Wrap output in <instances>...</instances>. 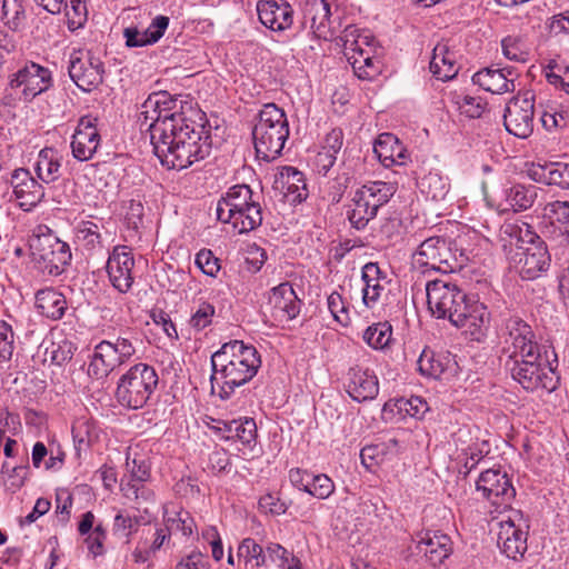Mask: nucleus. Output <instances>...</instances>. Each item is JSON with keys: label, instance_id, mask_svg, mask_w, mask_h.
<instances>
[{"label": "nucleus", "instance_id": "nucleus-14", "mask_svg": "<svg viewBox=\"0 0 569 569\" xmlns=\"http://www.w3.org/2000/svg\"><path fill=\"white\" fill-rule=\"evenodd\" d=\"M476 489L496 508L499 515L511 510L516 490L507 472L500 469L482 471L476 482Z\"/></svg>", "mask_w": 569, "mask_h": 569}, {"label": "nucleus", "instance_id": "nucleus-50", "mask_svg": "<svg viewBox=\"0 0 569 569\" xmlns=\"http://www.w3.org/2000/svg\"><path fill=\"white\" fill-rule=\"evenodd\" d=\"M62 11L70 30L81 28L87 20L88 12L83 0H64Z\"/></svg>", "mask_w": 569, "mask_h": 569}, {"label": "nucleus", "instance_id": "nucleus-20", "mask_svg": "<svg viewBox=\"0 0 569 569\" xmlns=\"http://www.w3.org/2000/svg\"><path fill=\"white\" fill-rule=\"evenodd\" d=\"M52 84L51 72L38 63L30 62L19 69L10 80L12 89H21L26 100H30Z\"/></svg>", "mask_w": 569, "mask_h": 569}, {"label": "nucleus", "instance_id": "nucleus-61", "mask_svg": "<svg viewBox=\"0 0 569 569\" xmlns=\"http://www.w3.org/2000/svg\"><path fill=\"white\" fill-rule=\"evenodd\" d=\"M210 565L207 557L200 551H192L183 557L174 569H209Z\"/></svg>", "mask_w": 569, "mask_h": 569}, {"label": "nucleus", "instance_id": "nucleus-18", "mask_svg": "<svg viewBox=\"0 0 569 569\" xmlns=\"http://www.w3.org/2000/svg\"><path fill=\"white\" fill-rule=\"evenodd\" d=\"M300 7L302 29L318 39L328 40L335 34L330 4L326 0H303Z\"/></svg>", "mask_w": 569, "mask_h": 569}, {"label": "nucleus", "instance_id": "nucleus-64", "mask_svg": "<svg viewBox=\"0 0 569 569\" xmlns=\"http://www.w3.org/2000/svg\"><path fill=\"white\" fill-rule=\"evenodd\" d=\"M553 169L551 177H549L550 183L559 186L562 189H569V163L552 162Z\"/></svg>", "mask_w": 569, "mask_h": 569}, {"label": "nucleus", "instance_id": "nucleus-9", "mask_svg": "<svg viewBox=\"0 0 569 569\" xmlns=\"http://www.w3.org/2000/svg\"><path fill=\"white\" fill-rule=\"evenodd\" d=\"M395 183L386 181H369L357 188L352 194L347 217L351 226L363 229L376 218L378 210L396 193Z\"/></svg>", "mask_w": 569, "mask_h": 569}, {"label": "nucleus", "instance_id": "nucleus-57", "mask_svg": "<svg viewBox=\"0 0 569 569\" xmlns=\"http://www.w3.org/2000/svg\"><path fill=\"white\" fill-rule=\"evenodd\" d=\"M328 309L331 312L336 321L342 326H347L350 321L349 311L342 299V296L337 291L332 292L328 297Z\"/></svg>", "mask_w": 569, "mask_h": 569}, {"label": "nucleus", "instance_id": "nucleus-47", "mask_svg": "<svg viewBox=\"0 0 569 569\" xmlns=\"http://www.w3.org/2000/svg\"><path fill=\"white\" fill-rule=\"evenodd\" d=\"M238 559L243 560L246 566L260 568L267 562V552L252 538H244L238 547Z\"/></svg>", "mask_w": 569, "mask_h": 569}, {"label": "nucleus", "instance_id": "nucleus-54", "mask_svg": "<svg viewBox=\"0 0 569 569\" xmlns=\"http://www.w3.org/2000/svg\"><path fill=\"white\" fill-rule=\"evenodd\" d=\"M503 56L517 62H525L528 59V51L523 42L516 37H507L501 42Z\"/></svg>", "mask_w": 569, "mask_h": 569}, {"label": "nucleus", "instance_id": "nucleus-58", "mask_svg": "<svg viewBox=\"0 0 569 569\" xmlns=\"http://www.w3.org/2000/svg\"><path fill=\"white\" fill-rule=\"evenodd\" d=\"M196 264L204 274L210 277H216L220 270L219 259L208 249H201L196 254Z\"/></svg>", "mask_w": 569, "mask_h": 569}, {"label": "nucleus", "instance_id": "nucleus-4", "mask_svg": "<svg viewBox=\"0 0 569 569\" xmlns=\"http://www.w3.org/2000/svg\"><path fill=\"white\" fill-rule=\"evenodd\" d=\"M249 186L237 184L217 203V218L223 223H231L239 233L249 232L262 222L261 206L253 200Z\"/></svg>", "mask_w": 569, "mask_h": 569}, {"label": "nucleus", "instance_id": "nucleus-12", "mask_svg": "<svg viewBox=\"0 0 569 569\" xmlns=\"http://www.w3.org/2000/svg\"><path fill=\"white\" fill-rule=\"evenodd\" d=\"M501 517H492L498 520L497 545L500 551L509 559L519 560L526 553L528 546L529 525L520 511L509 510Z\"/></svg>", "mask_w": 569, "mask_h": 569}, {"label": "nucleus", "instance_id": "nucleus-1", "mask_svg": "<svg viewBox=\"0 0 569 569\" xmlns=\"http://www.w3.org/2000/svg\"><path fill=\"white\" fill-rule=\"evenodd\" d=\"M502 353L511 377L529 391L556 388L553 370L542 365L540 347L531 327L520 318L505 321L501 328Z\"/></svg>", "mask_w": 569, "mask_h": 569}, {"label": "nucleus", "instance_id": "nucleus-29", "mask_svg": "<svg viewBox=\"0 0 569 569\" xmlns=\"http://www.w3.org/2000/svg\"><path fill=\"white\" fill-rule=\"evenodd\" d=\"M349 396L358 401L372 400L379 392L378 378L372 370L360 367L350 368L346 385Z\"/></svg>", "mask_w": 569, "mask_h": 569}, {"label": "nucleus", "instance_id": "nucleus-23", "mask_svg": "<svg viewBox=\"0 0 569 569\" xmlns=\"http://www.w3.org/2000/svg\"><path fill=\"white\" fill-rule=\"evenodd\" d=\"M516 269L520 277L526 280H533L546 272L550 266V254L543 241L531 243L517 251Z\"/></svg>", "mask_w": 569, "mask_h": 569}, {"label": "nucleus", "instance_id": "nucleus-11", "mask_svg": "<svg viewBox=\"0 0 569 569\" xmlns=\"http://www.w3.org/2000/svg\"><path fill=\"white\" fill-rule=\"evenodd\" d=\"M177 98L167 91H158L151 93L142 103L139 120L142 124H148L150 131V140L156 139V127H171L170 124H182L188 120Z\"/></svg>", "mask_w": 569, "mask_h": 569}, {"label": "nucleus", "instance_id": "nucleus-16", "mask_svg": "<svg viewBox=\"0 0 569 569\" xmlns=\"http://www.w3.org/2000/svg\"><path fill=\"white\" fill-rule=\"evenodd\" d=\"M535 93L531 90L519 92L506 106L503 124L517 138L526 139L533 131Z\"/></svg>", "mask_w": 569, "mask_h": 569}, {"label": "nucleus", "instance_id": "nucleus-63", "mask_svg": "<svg viewBox=\"0 0 569 569\" xmlns=\"http://www.w3.org/2000/svg\"><path fill=\"white\" fill-rule=\"evenodd\" d=\"M336 161V154L321 148L313 159V169L319 174L326 176L329 172V170L333 167Z\"/></svg>", "mask_w": 569, "mask_h": 569}, {"label": "nucleus", "instance_id": "nucleus-55", "mask_svg": "<svg viewBox=\"0 0 569 569\" xmlns=\"http://www.w3.org/2000/svg\"><path fill=\"white\" fill-rule=\"evenodd\" d=\"M395 406L400 410L405 411L412 418L420 419L429 410L428 403L421 397H411L409 399H399L395 402Z\"/></svg>", "mask_w": 569, "mask_h": 569}, {"label": "nucleus", "instance_id": "nucleus-28", "mask_svg": "<svg viewBox=\"0 0 569 569\" xmlns=\"http://www.w3.org/2000/svg\"><path fill=\"white\" fill-rule=\"evenodd\" d=\"M257 12L260 22L272 31H284L293 22V9L284 0H260Z\"/></svg>", "mask_w": 569, "mask_h": 569}, {"label": "nucleus", "instance_id": "nucleus-37", "mask_svg": "<svg viewBox=\"0 0 569 569\" xmlns=\"http://www.w3.org/2000/svg\"><path fill=\"white\" fill-rule=\"evenodd\" d=\"M458 70L455 53L446 44H437L430 61L432 74L441 81H448L457 76Z\"/></svg>", "mask_w": 569, "mask_h": 569}, {"label": "nucleus", "instance_id": "nucleus-43", "mask_svg": "<svg viewBox=\"0 0 569 569\" xmlns=\"http://www.w3.org/2000/svg\"><path fill=\"white\" fill-rule=\"evenodd\" d=\"M543 216L569 239V201H553L546 204Z\"/></svg>", "mask_w": 569, "mask_h": 569}, {"label": "nucleus", "instance_id": "nucleus-27", "mask_svg": "<svg viewBox=\"0 0 569 569\" xmlns=\"http://www.w3.org/2000/svg\"><path fill=\"white\" fill-rule=\"evenodd\" d=\"M517 78L518 73L513 68L496 69L490 67L476 72L472 76V82L488 92L502 94L515 91Z\"/></svg>", "mask_w": 569, "mask_h": 569}, {"label": "nucleus", "instance_id": "nucleus-19", "mask_svg": "<svg viewBox=\"0 0 569 569\" xmlns=\"http://www.w3.org/2000/svg\"><path fill=\"white\" fill-rule=\"evenodd\" d=\"M134 258L128 246H116L109 253L107 272L111 284L121 293L128 292L134 281Z\"/></svg>", "mask_w": 569, "mask_h": 569}, {"label": "nucleus", "instance_id": "nucleus-39", "mask_svg": "<svg viewBox=\"0 0 569 569\" xmlns=\"http://www.w3.org/2000/svg\"><path fill=\"white\" fill-rule=\"evenodd\" d=\"M71 431L78 455L98 441L101 432L97 422L86 416L79 417L74 420Z\"/></svg>", "mask_w": 569, "mask_h": 569}, {"label": "nucleus", "instance_id": "nucleus-41", "mask_svg": "<svg viewBox=\"0 0 569 569\" xmlns=\"http://www.w3.org/2000/svg\"><path fill=\"white\" fill-rule=\"evenodd\" d=\"M282 189L293 202H301L308 197L303 173L292 167H284L280 173Z\"/></svg>", "mask_w": 569, "mask_h": 569}, {"label": "nucleus", "instance_id": "nucleus-34", "mask_svg": "<svg viewBox=\"0 0 569 569\" xmlns=\"http://www.w3.org/2000/svg\"><path fill=\"white\" fill-rule=\"evenodd\" d=\"M386 277L380 270L378 263L368 262L361 269L362 288V303L367 309H373L379 303L382 293L385 292Z\"/></svg>", "mask_w": 569, "mask_h": 569}, {"label": "nucleus", "instance_id": "nucleus-48", "mask_svg": "<svg viewBox=\"0 0 569 569\" xmlns=\"http://www.w3.org/2000/svg\"><path fill=\"white\" fill-rule=\"evenodd\" d=\"M451 101L460 113L472 119L480 118L486 109V102L481 98L465 93H451Z\"/></svg>", "mask_w": 569, "mask_h": 569}, {"label": "nucleus", "instance_id": "nucleus-2", "mask_svg": "<svg viewBox=\"0 0 569 569\" xmlns=\"http://www.w3.org/2000/svg\"><path fill=\"white\" fill-rule=\"evenodd\" d=\"M156 127L154 154L168 169L182 170L209 156L211 140L204 126L191 119L182 124Z\"/></svg>", "mask_w": 569, "mask_h": 569}, {"label": "nucleus", "instance_id": "nucleus-56", "mask_svg": "<svg viewBox=\"0 0 569 569\" xmlns=\"http://www.w3.org/2000/svg\"><path fill=\"white\" fill-rule=\"evenodd\" d=\"M14 333L12 328L6 321H0V362H7L11 359L14 350Z\"/></svg>", "mask_w": 569, "mask_h": 569}, {"label": "nucleus", "instance_id": "nucleus-6", "mask_svg": "<svg viewBox=\"0 0 569 569\" xmlns=\"http://www.w3.org/2000/svg\"><path fill=\"white\" fill-rule=\"evenodd\" d=\"M467 260L453 241L433 236L423 240L412 254V270L421 276L448 274L461 268Z\"/></svg>", "mask_w": 569, "mask_h": 569}, {"label": "nucleus", "instance_id": "nucleus-33", "mask_svg": "<svg viewBox=\"0 0 569 569\" xmlns=\"http://www.w3.org/2000/svg\"><path fill=\"white\" fill-rule=\"evenodd\" d=\"M373 151L381 164L386 168L402 166L409 156L399 139L389 132L381 133L373 146Z\"/></svg>", "mask_w": 569, "mask_h": 569}, {"label": "nucleus", "instance_id": "nucleus-13", "mask_svg": "<svg viewBox=\"0 0 569 569\" xmlns=\"http://www.w3.org/2000/svg\"><path fill=\"white\" fill-rule=\"evenodd\" d=\"M449 321L472 340L480 341L489 328L490 313L485 303L466 295V298L453 308Z\"/></svg>", "mask_w": 569, "mask_h": 569}, {"label": "nucleus", "instance_id": "nucleus-49", "mask_svg": "<svg viewBox=\"0 0 569 569\" xmlns=\"http://www.w3.org/2000/svg\"><path fill=\"white\" fill-rule=\"evenodd\" d=\"M335 482L330 477L325 473L310 472L305 492L318 499L325 500L335 492Z\"/></svg>", "mask_w": 569, "mask_h": 569}, {"label": "nucleus", "instance_id": "nucleus-51", "mask_svg": "<svg viewBox=\"0 0 569 569\" xmlns=\"http://www.w3.org/2000/svg\"><path fill=\"white\" fill-rule=\"evenodd\" d=\"M267 559L274 563L279 569H288L300 558L292 551H289L282 545L277 542H269L266 547Z\"/></svg>", "mask_w": 569, "mask_h": 569}, {"label": "nucleus", "instance_id": "nucleus-44", "mask_svg": "<svg viewBox=\"0 0 569 569\" xmlns=\"http://www.w3.org/2000/svg\"><path fill=\"white\" fill-rule=\"evenodd\" d=\"M164 527L169 535L180 533L182 537L188 538L193 533L196 522L188 511L181 509L172 513L166 512Z\"/></svg>", "mask_w": 569, "mask_h": 569}, {"label": "nucleus", "instance_id": "nucleus-53", "mask_svg": "<svg viewBox=\"0 0 569 569\" xmlns=\"http://www.w3.org/2000/svg\"><path fill=\"white\" fill-rule=\"evenodd\" d=\"M216 315V308L213 305L207 301L200 302L196 310L192 312L189 320V325L196 331H201L212 323V319Z\"/></svg>", "mask_w": 569, "mask_h": 569}, {"label": "nucleus", "instance_id": "nucleus-10", "mask_svg": "<svg viewBox=\"0 0 569 569\" xmlns=\"http://www.w3.org/2000/svg\"><path fill=\"white\" fill-rule=\"evenodd\" d=\"M159 377L156 369L147 363H137L123 373L117 383V401L128 409L142 408L154 390Z\"/></svg>", "mask_w": 569, "mask_h": 569}, {"label": "nucleus", "instance_id": "nucleus-5", "mask_svg": "<svg viewBox=\"0 0 569 569\" xmlns=\"http://www.w3.org/2000/svg\"><path fill=\"white\" fill-rule=\"evenodd\" d=\"M288 137L289 123L284 111L274 103L264 104L252 130L257 157L264 161L277 159Z\"/></svg>", "mask_w": 569, "mask_h": 569}, {"label": "nucleus", "instance_id": "nucleus-26", "mask_svg": "<svg viewBox=\"0 0 569 569\" xmlns=\"http://www.w3.org/2000/svg\"><path fill=\"white\" fill-rule=\"evenodd\" d=\"M122 365L124 361H122L118 338L116 341L102 340L94 347L88 375L97 380L103 379Z\"/></svg>", "mask_w": 569, "mask_h": 569}, {"label": "nucleus", "instance_id": "nucleus-30", "mask_svg": "<svg viewBox=\"0 0 569 569\" xmlns=\"http://www.w3.org/2000/svg\"><path fill=\"white\" fill-rule=\"evenodd\" d=\"M417 366L422 376L433 379H448L457 371V362L449 353H436L428 348L420 353Z\"/></svg>", "mask_w": 569, "mask_h": 569}, {"label": "nucleus", "instance_id": "nucleus-32", "mask_svg": "<svg viewBox=\"0 0 569 569\" xmlns=\"http://www.w3.org/2000/svg\"><path fill=\"white\" fill-rule=\"evenodd\" d=\"M500 240L503 242L505 250L508 246H516L518 251L531 243L542 241L533 228L522 220L506 221L500 228Z\"/></svg>", "mask_w": 569, "mask_h": 569}, {"label": "nucleus", "instance_id": "nucleus-25", "mask_svg": "<svg viewBox=\"0 0 569 569\" xmlns=\"http://www.w3.org/2000/svg\"><path fill=\"white\" fill-rule=\"evenodd\" d=\"M100 146L97 119L91 116L81 117L71 141L72 156L79 161L90 160Z\"/></svg>", "mask_w": 569, "mask_h": 569}, {"label": "nucleus", "instance_id": "nucleus-40", "mask_svg": "<svg viewBox=\"0 0 569 569\" xmlns=\"http://www.w3.org/2000/svg\"><path fill=\"white\" fill-rule=\"evenodd\" d=\"M418 188L427 199L442 201L450 190V183L439 170H431L420 177Z\"/></svg>", "mask_w": 569, "mask_h": 569}, {"label": "nucleus", "instance_id": "nucleus-59", "mask_svg": "<svg viewBox=\"0 0 569 569\" xmlns=\"http://www.w3.org/2000/svg\"><path fill=\"white\" fill-rule=\"evenodd\" d=\"M259 508L273 516H280L287 511V505L281 499L273 495L267 493L259 499Z\"/></svg>", "mask_w": 569, "mask_h": 569}, {"label": "nucleus", "instance_id": "nucleus-62", "mask_svg": "<svg viewBox=\"0 0 569 569\" xmlns=\"http://www.w3.org/2000/svg\"><path fill=\"white\" fill-rule=\"evenodd\" d=\"M143 206L140 201L131 200L128 204L124 220L129 228L138 230L142 226Z\"/></svg>", "mask_w": 569, "mask_h": 569}, {"label": "nucleus", "instance_id": "nucleus-46", "mask_svg": "<svg viewBox=\"0 0 569 569\" xmlns=\"http://www.w3.org/2000/svg\"><path fill=\"white\" fill-rule=\"evenodd\" d=\"M76 241L87 250L101 248L102 237L98 223L89 220L80 221L74 228Z\"/></svg>", "mask_w": 569, "mask_h": 569}, {"label": "nucleus", "instance_id": "nucleus-45", "mask_svg": "<svg viewBox=\"0 0 569 569\" xmlns=\"http://www.w3.org/2000/svg\"><path fill=\"white\" fill-rule=\"evenodd\" d=\"M362 339L370 348L383 350L391 342L392 327L387 321L373 323L365 330Z\"/></svg>", "mask_w": 569, "mask_h": 569}, {"label": "nucleus", "instance_id": "nucleus-7", "mask_svg": "<svg viewBox=\"0 0 569 569\" xmlns=\"http://www.w3.org/2000/svg\"><path fill=\"white\" fill-rule=\"evenodd\" d=\"M29 249L34 267L42 273L53 277L60 276L72 258L69 244L60 240L46 224L33 228Z\"/></svg>", "mask_w": 569, "mask_h": 569}, {"label": "nucleus", "instance_id": "nucleus-38", "mask_svg": "<svg viewBox=\"0 0 569 569\" xmlns=\"http://www.w3.org/2000/svg\"><path fill=\"white\" fill-rule=\"evenodd\" d=\"M34 171L44 183L57 181L61 176V157L53 148H44L39 151L34 162Z\"/></svg>", "mask_w": 569, "mask_h": 569}, {"label": "nucleus", "instance_id": "nucleus-17", "mask_svg": "<svg viewBox=\"0 0 569 569\" xmlns=\"http://www.w3.org/2000/svg\"><path fill=\"white\" fill-rule=\"evenodd\" d=\"M427 303L438 319H450L453 308L466 298V293L447 278L428 279L426 282Z\"/></svg>", "mask_w": 569, "mask_h": 569}, {"label": "nucleus", "instance_id": "nucleus-35", "mask_svg": "<svg viewBox=\"0 0 569 569\" xmlns=\"http://www.w3.org/2000/svg\"><path fill=\"white\" fill-rule=\"evenodd\" d=\"M34 307L37 311L50 319L60 320L68 310L66 297L54 288H44L36 292Z\"/></svg>", "mask_w": 569, "mask_h": 569}, {"label": "nucleus", "instance_id": "nucleus-22", "mask_svg": "<svg viewBox=\"0 0 569 569\" xmlns=\"http://www.w3.org/2000/svg\"><path fill=\"white\" fill-rule=\"evenodd\" d=\"M412 553L422 555L431 566L441 565L452 553L450 537L440 531H426L412 539Z\"/></svg>", "mask_w": 569, "mask_h": 569}, {"label": "nucleus", "instance_id": "nucleus-8", "mask_svg": "<svg viewBox=\"0 0 569 569\" xmlns=\"http://www.w3.org/2000/svg\"><path fill=\"white\" fill-rule=\"evenodd\" d=\"M345 56L359 79H373L380 73L375 38L369 30L348 26L340 37Z\"/></svg>", "mask_w": 569, "mask_h": 569}, {"label": "nucleus", "instance_id": "nucleus-15", "mask_svg": "<svg viewBox=\"0 0 569 569\" xmlns=\"http://www.w3.org/2000/svg\"><path fill=\"white\" fill-rule=\"evenodd\" d=\"M68 71L79 89L91 92L102 83L104 66L91 51L73 49L69 56Z\"/></svg>", "mask_w": 569, "mask_h": 569}, {"label": "nucleus", "instance_id": "nucleus-42", "mask_svg": "<svg viewBox=\"0 0 569 569\" xmlns=\"http://www.w3.org/2000/svg\"><path fill=\"white\" fill-rule=\"evenodd\" d=\"M535 186L515 184L506 190V202L515 211H525L531 208L538 197Z\"/></svg>", "mask_w": 569, "mask_h": 569}, {"label": "nucleus", "instance_id": "nucleus-24", "mask_svg": "<svg viewBox=\"0 0 569 569\" xmlns=\"http://www.w3.org/2000/svg\"><path fill=\"white\" fill-rule=\"evenodd\" d=\"M9 182L19 207L24 211H30L44 197L42 184L27 169L19 168L13 170Z\"/></svg>", "mask_w": 569, "mask_h": 569}, {"label": "nucleus", "instance_id": "nucleus-36", "mask_svg": "<svg viewBox=\"0 0 569 569\" xmlns=\"http://www.w3.org/2000/svg\"><path fill=\"white\" fill-rule=\"evenodd\" d=\"M231 440H237L241 443L239 451L243 456L251 458L260 455V449L257 448V425L252 418L233 419L231 425Z\"/></svg>", "mask_w": 569, "mask_h": 569}, {"label": "nucleus", "instance_id": "nucleus-3", "mask_svg": "<svg viewBox=\"0 0 569 569\" xmlns=\"http://www.w3.org/2000/svg\"><path fill=\"white\" fill-rule=\"evenodd\" d=\"M261 359L258 350L240 340L223 343L211 356L210 381L221 399H229L238 387L248 383L258 372Z\"/></svg>", "mask_w": 569, "mask_h": 569}, {"label": "nucleus", "instance_id": "nucleus-60", "mask_svg": "<svg viewBox=\"0 0 569 569\" xmlns=\"http://www.w3.org/2000/svg\"><path fill=\"white\" fill-rule=\"evenodd\" d=\"M231 462L228 452L220 448L209 455L208 469L213 473L224 472L230 469Z\"/></svg>", "mask_w": 569, "mask_h": 569}, {"label": "nucleus", "instance_id": "nucleus-31", "mask_svg": "<svg viewBox=\"0 0 569 569\" xmlns=\"http://www.w3.org/2000/svg\"><path fill=\"white\" fill-rule=\"evenodd\" d=\"M169 27V18L157 16L147 29H139L136 26L123 30L126 46L129 48L147 47L157 43Z\"/></svg>", "mask_w": 569, "mask_h": 569}, {"label": "nucleus", "instance_id": "nucleus-21", "mask_svg": "<svg viewBox=\"0 0 569 569\" xmlns=\"http://www.w3.org/2000/svg\"><path fill=\"white\" fill-rule=\"evenodd\" d=\"M266 308L274 321L284 323L300 313L301 301L291 283L282 282L270 290Z\"/></svg>", "mask_w": 569, "mask_h": 569}, {"label": "nucleus", "instance_id": "nucleus-52", "mask_svg": "<svg viewBox=\"0 0 569 569\" xmlns=\"http://www.w3.org/2000/svg\"><path fill=\"white\" fill-rule=\"evenodd\" d=\"M140 525L139 517L132 515L129 510H120L113 521L114 535L129 538Z\"/></svg>", "mask_w": 569, "mask_h": 569}]
</instances>
